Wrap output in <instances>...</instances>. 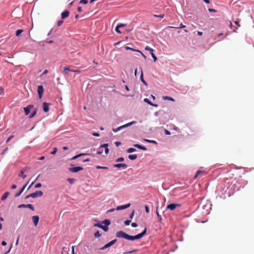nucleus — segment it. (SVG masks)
Masks as SVG:
<instances>
[{
	"label": "nucleus",
	"mask_w": 254,
	"mask_h": 254,
	"mask_svg": "<svg viewBox=\"0 0 254 254\" xmlns=\"http://www.w3.org/2000/svg\"><path fill=\"white\" fill-rule=\"evenodd\" d=\"M146 229L145 228L143 231L141 233L136 236H132L127 234V233L122 231H120L117 232L116 237L118 238H123L128 240L133 241L134 240H138L141 239L146 234Z\"/></svg>",
	"instance_id": "f257e3e1"
},
{
	"label": "nucleus",
	"mask_w": 254,
	"mask_h": 254,
	"mask_svg": "<svg viewBox=\"0 0 254 254\" xmlns=\"http://www.w3.org/2000/svg\"><path fill=\"white\" fill-rule=\"evenodd\" d=\"M43 194V193L42 191H37L35 192L32 193L28 195H27L25 197L26 199L29 198V197H32V198H35L37 197H40L42 196Z\"/></svg>",
	"instance_id": "f03ea898"
},
{
	"label": "nucleus",
	"mask_w": 254,
	"mask_h": 254,
	"mask_svg": "<svg viewBox=\"0 0 254 254\" xmlns=\"http://www.w3.org/2000/svg\"><path fill=\"white\" fill-rule=\"evenodd\" d=\"M135 123V121H132V122H130V123H129L128 124H126V125H125L124 126H122L121 127H119L118 128H116V129L113 128V131L116 132L118 131L119 130H120L122 128H124L125 127H128V126H130L131 125L134 124Z\"/></svg>",
	"instance_id": "7ed1b4c3"
},
{
	"label": "nucleus",
	"mask_w": 254,
	"mask_h": 254,
	"mask_svg": "<svg viewBox=\"0 0 254 254\" xmlns=\"http://www.w3.org/2000/svg\"><path fill=\"white\" fill-rule=\"evenodd\" d=\"M180 206H181V204H178V203H171V204H168L166 208L168 209H169L170 210H174V209H176V207H180Z\"/></svg>",
	"instance_id": "20e7f679"
},
{
	"label": "nucleus",
	"mask_w": 254,
	"mask_h": 254,
	"mask_svg": "<svg viewBox=\"0 0 254 254\" xmlns=\"http://www.w3.org/2000/svg\"><path fill=\"white\" fill-rule=\"evenodd\" d=\"M117 239H114L111 242H109L108 243L106 244L105 245H104L103 247L101 248L100 250H103L105 249H107L112 245H113L114 244H115L117 242Z\"/></svg>",
	"instance_id": "39448f33"
},
{
	"label": "nucleus",
	"mask_w": 254,
	"mask_h": 254,
	"mask_svg": "<svg viewBox=\"0 0 254 254\" xmlns=\"http://www.w3.org/2000/svg\"><path fill=\"white\" fill-rule=\"evenodd\" d=\"M83 169V168L82 167L78 166V167H75L70 168L69 169V171L72 173H76L78 171H81Z\"/></svg>",
	"instance_id": "423d86ee"
},
{
	"label": "nucleus",
	"mask_w": 254,
	"mask_h": 254,
	"mask_svg": "<svg viewBox=\"0 0 254 254\" xmlns=\"http://www.w3.org/2000/svg\"><path fill=\"white\" fill-rule=\"evenodd\" d=\"M37 92L38 93L39 98H41L42 94L44 92L43 87L42 85H39L38 86Z\"/></svg>",
	"instance_id": "0eeeda50"
},
{
	"label": "nucleus",
	"mask_w": 254,
	"mask_h": 254,
	"mask_svg": "<svg viewBox=\"0 0 254 254\" xmlns=\"http://www.w3.org/2000/svg\"><path fill=\"white\" fill-rule=\"evenodd\" d=\"M33 106L31 105H28L26 107L24 108V111L25 115H28L30 112L31 109L33 108Z\"/></svg>",
	"instance_id": "6e6552de"
},
{
	"label": "nucleus",
	"mask_w": 254,
	"mask_h": 254,
	"mask_svg": "<svg viewBox=\"0 0 254 254\" xmlns=\"http://www.w3.org/2000/svg\"><path fill=\"white\" fill-rule=\"evenodd\" d=\"M130 206V203H128L126 205H120L117 207L116 210H120L126 209L128 207H129Z\"/></svg>",
	"instance_id": "1a4fd4ad"
},
{
	"label": "nucleus",
	"mask_w": 254,
	"mask_h": 254,
	"mask_svg": "<svg viewBox=\"0 0 254 254\" xmlns=\"http://www.w3.org/2000/svg\"><path fill=\"white\" fill-rule=\"evenodd\" d=\"M32 221L33 222V223L34 224L35 226H36L39 222V217L37 215L33 216L32 217Z\"/></svg>",
	"instance_id": "9d476101"
},
{
	"label": "nucleus",
	"mask_w": 254,
	"mask_h": 254,
	"mask_svg": "<svg viewBox=\"0 0 254 254\" xmlns=\"http://www.w3.org/2000/svg\"><path fill=\"white\" fill-rule=\"evenodd\" d=\"M49 105H50V104L47 103L46 102H44L43 103V111L45 112H47L49 111Z\"/></svg>",
	"instance_id": "9b49d317"
},
{
	"label": "nucleus",
	"mask_w": 254,
	"mask_h": 254,
	"mask_svg": "<svg viewBox=\"0 0 254 254\" xmlns=\"http://www.w3.org/2000/svg\"><path fill=\"white\" fill-rule=\"evenodd\" d=\"M113 167L114 168H119L122 167L124 169H126V168H127V166L126 164L123 163V164H114L113 165Z\"/></svg>",
	"instance_id": "f8f14e48"
},
{
	"label": "nucleus",
	"mask_w": 254,
	"mask_h": 254,
	"mask_svg": "<svg viewBox=\"0 0 254 254\" xmlns=\"http://www.w3.org/2000/svg\"><path fill=\"white\" fill-rule=\"evenodd\" d=\"M64 71H71V72H75V73H79L81 72L80 70L77 69V70H72V69H70L67 66H66V67H64Z\"/></svg>",
	"instance_id": "ddd939ff"
},
{
	"label": "nucleus",
	"mask_w": 254,
	"mask_h": 254,
	"mask_svg": "<svg viewBox=\"0 0 254 254\" xmlns=\"http://www.w3.org/2000/svg\"><path fill=\"white\" fill-rule=\"evenodd\" d=\"M108 144L105 143L102 145H101L100 147V148H105V152L106 154H108L109 153V149L108 148Z\"/></svg>",
	"instance_id": "4468645a"
},
{
	"label": "nucleus",
	"mask_w": 254,
	"mask_h": 254,
	"mask_svg": "<svg viewBox=\"0 0 254 254\" xmlns=\"http://www.w3.org/2000/svg\"><path fill=\"white\" fill-rule=\"evenodd\" d=\"M28 182L18 192V193H16L15 194V197H18L20 195V194L22 193V192L24 191V189H25L26 187L27 186V185H28Z\"/></svg>",
	"instance_id": "2eb2a0df"
},
{
	"label": "nucleus",
	"mask_w": 254,
	"mask_h": 254,
	"mask_svg": "<svg viewBox=\"0 0 254 254\" xmlns=\"http://www.w3.org/2000/svg\"><path fill=\"white\" fill-rule=\"evenodd\" d=\"M27 168H25L22 169L20 171V173L19 174V177H22L23 179H24L26 177V175H24V172L26 171Z\"/></svg>",
	"instance_id": "dca6fc26"
},
{
	"label": "nucleus",
	"mask_w": 254,
	"mask_h": 254,
	"mask_svg": "<svg viewBox=\"0 0 254 254\" xmlns=\"http://www.w3.org/2000/svg\"><path fill=\"white\" fill-rule=\"evenodd\" d=\"M133 146H134L135 147H136L139 149H141L142 150H147V148L145 147L142 146L138 144H133Z\"/></svg>",
	"instance_id": "f3484780"
},
{
	"label": "nucleus",
	"mask_w": 254,
	"mask_h": 254,
	"mask_svg": "<svg viewBox=\"0 0 254 254\" xmlns=\"http://www.w3.org/2000/svg\"><path fill=\"white\" fill-rule=\"evenodd\" d=\"M206 174V172L205 171L198 170L196 172L195 176H194V178L196 179L197 178V177L200 174Z\"/></svg>",
	"instance_id": "a211bd4d"
},
{
	"label": "nucleus",
	"mask_w": 254,
	"mask_h": 254,
	"mask_svg": "<svg viewBox=\"0 0 254 254\" xmlns=\"http://www.w3.org/2000/svg\"><path fill=\"white\" fill-rule=\"evenodd\" d=\"M141 69V75H140V79H141V81H142V82L145 85H147V83L144 80V78H143V71L142 70V69L141 68H140Z\"/></svg>",
	"instance_id": "6ab92c4d"
},
{
	"label": "nucleus",
	"mask_w": 254,
	"mask_h": 254,
	"mask_svg": "<svg viewBox=\"0 0 254 254\" xmlns=\"http://www.w3.org/2000/svg\"><path fill=\"white\" fill-rule=\"evenodd\" d=\"M144 101L153 107H157L158 106L157 105L154 104L152 103L147 98H144Z\"/></svg>",
	"instance_id": "aec40b11"
},
{
	"label": "nucleus",
	"mask_w": 254,
	"mask_h": 254,
	"mask_svg": "<svg viewBox=\"0 0 254 254\" xmlns=\"http://www.w3.org/2000/svg\"><path fill=\"white\" fill-rule=\"evenodd\" d=\"M137 156L136 154L129 155L128 156V159L131 160H135L137 158Z\"/></svg>",
	"instance_id": "412c9836"
},
{
	"label": "nucleus",
	"mask_w": 254,
	"mask_h": 254,
	"mask_svg": "<svg viewBox=\"0 0 254 254\" xmlns=\"http://www.w3.org/2000/svg\"><path fill=\"white\" fill-rule=\"evenodd\" d=\"M66 17H62V19L59 20L57 22L58 26H60L61 25H62L63 24V23H64V20Z\"/></svg>",
	"instance_id": "4be33fe9"
},
{
	"label": "nucleus",
	"mask_w": 254,
	"mask_h": 254,
	"mask_svg": "<svg viewBox=\"0 0 254 254\" xmlns=\"http://www.w3.org/2000/svg\"><path fill=\"white\" fill-rule=\"evenodd\" d=\"M9 192H5L3 195L2 196L1 198V200H4L7 197V196H8L9 195Z\"/></svg>",
	"instance_id": "5701e85b"
},
{
	"label": "nucleus",
	"mask_w": 254,
	"mask_h": 254,
	"mask_svg": "<svg viewBox=\"0 0 254 254\" xmlns=\"http://www.w3.org/2000/svg\"><path fill=\"white\" fill-rule=\"evenodd\" d=\"M102 223V224H104L107 226L110 225L111 224L110 221L108 219H105V220L103 221Z\"/></svg>",
	"instance_id": "b1692460"
},
{
	"label": "nucleus",
	"mask_w": 254,
	"mask_h": 254,
	"mask_svg": "<svg viewBox=\"0 0 254 254\" xmlns=\"http://www.w3.org/2000/svg\"><path fill=\"white\" fill-rule=\"evenodd\" d=\"M163 99H164V100H170V101H174V99L171 97H169V96H163Z\"/></svg>",
	"instance_id": "393cba45"
},
{
	"label": "nucleus",
	"mask_w": 254,
	"mask_h": 254,
	"mask_svg": "<svg viewBox=\"0 0 254 254\" xmlns=\"http://www.w3.org/2000/svg\"><path fill=\"white\" fill-rule=\"evenodd\" d=\"M136 149L134 148H129L127 150V152L128 153H130L133 152H135Z\"/></svg>",
	"instance_id": "a878e982"
},
{
	"label": "nucleus",
	"mask_w": 254,
	"mask_h": 254,
	"mask_svg": "<svg viewBox=\"0 0 254 254\" xmlns=\"http://www.w3.org/2000/svg\"><path fill=\"white\" fill-rule=\"evenodd\" d=\"M145 50H146V51H149L150 54H151L153 52V49L151 48H150L149 47H148L147 46L145 47Z\"/></svg>",
	"instance_id": "bb28decb"
},
{
	"label": "nucleus",
	"mask_w": 254,
	"mask_h": 254,
	"mask_svg": "<svg viewBox=\"0 0 254 254\" xmlns=\"http://www.w3.org/2000/svg\"><path fill=\"white\" fill-rule=\"evenodd\" d=\"M100 228L103 229L105 232H107L109 229V228L107 226H103L102 225H101Z\"/></svg>",
	"instance_id": "cd10ccee"
},
{
	"label": "nucleus",
	"mask_w": 254,
	"mask_h": 254,
	"mask_svg": "<svg viewBox=\"0 0 254 254\" xmlns=\"http://www.w3.org/2000/svg\"><path fill=\"white\" fill-rule=\"evenodd\" d=\"M156 214H157V217H158V218L159 219V222H161V221H162V217H161V215L159 214V212L158 211V207H157V209H156Z\"/></svg>",
	"instance_id": "c85d7f7f"
},
{
	"label": "nucleus",
	"mask_w": 254,
	"mask_h": 254,
	"mask_svg": "<svg viewBox=\"0 0 254 254\" xmlns=\"http://www.w3.org/2000/svg\"><path fill=\"white\" fill-rule=\"evenodd\" d=\"M69 14V12L67 10H65L62 13L61 16H68Z\"/></svg>",
	"instance_id": "c756f323"
},
{
	"label": "nucleus",
	"mask_w": 254,
	"mask_h": 254,
	"mask_svg": "<svg viewBox=\"0 0 254 254\" xmlns=\"http://www.w3.org/2000/svg\"><path fill=\"white\" fill-rule=\"evenodd\" d=\"M23 32V30L22 29H18L16 31V36H18L21 33Z\"/></svg>",
	"instance_id": "7c9ffc66"
},
{
	"label": "nucleus",
	"mask_w": 254,
	"mask_h": 254,
	"mask_svg": "<svg viewBox=\"0 0 254 254\" xmlns=\"http://www.w3.org/2000/svg\"><path fill=\"white\" fill-rule=\"evenodd\" d=\"M26 207L30 209L31 210L34 211V207H33V206L31 204H26Z\"/></svg>",
	"instance_id": "2f4dec72"
},
{
	"label": "nucleus",
	"mask_w": 254,
	"mask_h": 254,
	"mask_svg": "<svg viewBox=\"0 0 254 254\" xmlns=\"http://www.w3.org/2000/svg\"><path fill=\"white\" fill-rule=\"evenodd\" d=\"M96 168L97 169H105V170L108 169V168L107 167H103V166H97L96 167Z\"/></svg>",
	"instance_id": "473e14b6"
},
{
	"label": "nucleus",
	"mask_w": 254,
	"mask_h": 254,
	"mask_svg": "<svg viewBox=\"0 0 254 254\" xmlns=\"http://www.w3.org/2000/svg\"><path fill=\"white\" fill-rule=\"evenodd\" d=\"M86 155V154H84V153H82V154H79L77 155H76L74 157H73L71 159L72 160H74V159H76V158H77L78 157L81 156H82V155Z\"/></svg>",
	"instance_id": "72a5a7b5"
},
{
	"label": "nucleus",
	"mask_w": 254,
	"mask_h": 254,
	"mask_svg": "<svg viewBox=\"0 0 254 254\" xmlns=\"http://www.w3.org/2000/svg\"><path fill=\"white\" fill-rule=\"evenodd\" d=\"M101 235V234H100V233L99 231H97L94 234V236L96 238H98V237H100Z\"/></svg>",
	"instance_id": "f704fd0d"
},
{
	"label": "nucleus",
	"mask_w": 254,
	"mask_h": 254,
	"mask_svg": "<svg viewBox=\"0 0 254 254\" xmlns=\"http://www.w3.org/2000/svg\"><path fill=\"white\" fill-rule=\"evenodd\" d=\"M144 140L147 142H151V143H156V141L153 140H149L147 139H144Z\"/></svg>",
	"instance_id": "c9c22d12"
},
{
	"label": "nucleus",
	"mask_w": 254,
	"mask_h": 254,
	"mask_svg": "<svg viewBox=\"0 0 254 254\" xmlns=\"http://www.w3.org/2000/svg\"><path fill=\"white\" fill-rule=\"evenodd\" d=\"M151 55V56L152 57V58L154 60V62H155L157 60V57L155 56V55L154 54L153 52L151 54H150Z\"/></svg>",
	"instance_id": "e433bc0d"
},
{
	"label": "nucleus",
	"mask_w": 254,
	"mask_h": 254,
	"mask_svg": "<svg viewBox=\"0 0 254 254\" xmlns=\"http://www.w3.org/2000/svg\"><path fill=\"white\" fill-rule=\"evenodd\" d=\"M124 161V158L123 157H120L119 158H118L117 159H116V161L117 162H123Z\"/></svg>",
	"instance_id": "4c0bfd02"
},
{
	"label": "nucleus",
	"mask_w": 254,
	"mask_h": 254,
	"mask_svg": "<svg viewBox=\"0 0 254 254\" xmlns=\"http://www.w3.org/2000/svg\"><path fill=\"white\" fill-rule=\"evenodd\" d=\"M80 3L86 4L88 3V0H80Z\"/></svg>",
	"instance_id": "58836bf2"
},
{
	"label": "nucleus",
	"mask_w": 254,
	"mask_h": 254,
	"mask_svg": "<svg viewBox=\"0 0 254 254\" xmlns=\"http://www.w3.org/2000/svg\"><path fill=\"white\" fill-rule=\"evenodd\" d=\"M67 181H68V182H69L70 184H73V183H74V182L75 180H74V179H70V178H68V179H67Z\"/></svg>",
	"instance_id": "ea45409f"
},
{
	"label": "nucleus",
	"mask_w": 254,
	"mask_h": 254,
	"mask_svg": "<svg viewBox=\"0 0 254 254\" xmlns=\"http://www.w3.org/2000/svg\"><path fill=\"white\" fill-rule=\"evenodd\" d=\"M27 206H26V204H20L18 205V207L19 208H26Z\"/></svg>",
	"instance_id": "a19ab883"
},
{
	"label": "nucleus",
	"mask_w": 254,
	"mask_h": 254,
	"mask_svg": "<svg viewBox=\"0 0 254 254\" xmlns=\"http://www.w3.org/2000/svg\"><path fill=\"white\" fill-rule=\"evenodd\" d=\"M130 222L131 221L130 220H127L124 222V223L126 226H128L129 225Z\"/></svg>",
	"instance_id": "79ce46f5"
},
{
	"label": "nucleus",
	"mask_w": 254,
	"mask_h": 254,
	"mask_svg": "<svg viewBox=\"0 0 254 254\" xmlns=\"http://www.w3.org/2000/svg\"><path fill=\"white\" fill-rule=\"evenodd\" d=\"M125 48L126 50H131L133 51H136V50L133 49V48H131L130 47H127V46L125 47Z\"/></svg>",
	"instance_id": "37998d69"
},
{
	"label": "nucleus",
	"mask_w": 254,
	"mask_h": 254,
	"mask_svg": "<svg viewBox=\"0 0 254 254\" xmlns=\"http://www.w3.org/2000/svg\"><path fill=\"white\" fill-rule=\"evenodd\" d=\"M36 112H36V110L32 112V114L30 115V118H33V117H34V116H35V115L36 114Z\"/></svg>",
	"instance_id": "c03bdc74"
},
{
	"label": "nucleus",
	"mask_w": 254,
	"mask_h": 254,
	"mask_svg": "<svg viewBox=\"0 0 254 254\" xmlns=\"http://www.w3.org/2000/svg\"><path fill=\"white\" fill-rule=\"evenodd\" d=\"M119 28H119V26H118V25H117V26H116V27L115 30H116V31L117 33H119V34H121V31L119 30Z\"/></svg>",
	"instance_id": "a18cd8bd"
},
{
	"label": "nucleus",
	"mask_w": 254,
	"mask_h": 254,
	"mask_svg": "<svg viewBox=\"0 0 254 254\" xmlns=\"http://www.w3.org/2000/svg\"><path fill=\"white\" fill-rule=\"evenodd\" d=\"M57 148L55 147L54 148L53 151L52 152H51V153L53 155H54L57 153Z\"/></svg>",
	"instance_id": "49530a36"
},
{
	"label": "nucleus",
	"mask_w": 254,
	"mask_h": 254,
	"mask_svg": "<svg viewBox=\"0 0 254 254\" xmlns=\"http://www.w3.org/2000/svg\"><path fill=\"white\" fill-rule=\"evenodd\" d=\"M134 210H133L132 212L130 213V215H129V218L130 219H132L133 217V216H134Z\"/></svg>",
	"instance_id": "de8ad7c7"
},
{
	"label": "nucleus",
	"mask_w": 254,
	"mask_h": 254,
	"mask_svg": "<svg viewBox=\"0 0 254 254\" xmlns=\"http://www.w3.org/2000/svg\"><path fill=\"white\" fill-rule=\"evenodd\" d=\"M42 186V184L41 183H38L35 186V188H39Z\"/></svg>",
	"instance_id": "09e8293b"
},
{
	"label": "nucleus",
	"mask_w": 254,
	"mask_h": 254,
	"mask_svg": "<svg viewBox=\"0 0 254 254\" xmlns=\"http://www.w3.org/2000/svg\"><path fill=\"white\" fill-rule=\"evenodd\" d=\"M127 25V24H119L118 25V26H119V28H121L124 26H126Z\"/></svg>",
	"instance_id": "8fccbe9b"
},
{
	"label": "nucleus",
	"mask_w": 254,
	"mask_h": 254,
	"mask_svg": "<svg viewBox=\"0 0 254 254\" xmlns=\"http://www.w3.org/2000/svg\"><path fill=\"white\" fill-rule=\"evenodd\" d=\"M145 211L147 213H149V207H148V206L147 205H145Z\"/></svg>",
	"instance_id": "3c124183"
},
{
	"label": "nucleus",
	"mask_w": 254,
	"mask_h": 254,
	"mask_svg": "<svg viewBox=\"0 0 254 254\" xmlns=\"http://www.w3.org/2000/svg\"><path fill=\"white\" fill-rule=\"evenodd\" d=\"M101 225L99 223H96L94 224V227H97L100 228Z\"/></svg>",
	"instance_id": "603ef678"
},
{
	"label": "nucleus",
	"mask_w": 254,
	"mask_h": 254,
	"mask_svg": "<svg viewBox=\"0 0 254 254\" xmlns=\"http://www.w3.org/2000/svg\"><path fill=\"white\" fill-rule=\"evenodd\" d=\"M136 52H139L144 59H146V56L139 50H136Z\"/></svg>",
	"instance_id": "864d4df0"
},
{
	"label": "nucleus",
	"mask_w": 254,
	"mask_h": 254,
	"mask_svg": "<svg viewBox=\"0 0 254 254\" xmlns=\"http://www.w3.org/2000/svg\"><path fill=\"white\" fill-rule=\"evenodd\" d=\"M136 251V250H133V251H129V252H125L124 253V254H128L131 253L132 252H134Z\"/></svg>",
	"instance_id": "5fc2aeb1"
},
{
	"label": "nucleus",
	"mask_w": 254,
	"mask_h": 254,
	"mask_svg": "<svg viewBox=\"0 0 254 254\" xmlns=\"http://www.w3.org/2000/svg\"><path fill=\"white\" fill-rule=\"evenodd\" d=\"M165 133L166 135H170L171 134L170 132L167 129H165Z\"/></svg>",
	"instance_id": "6e6d98bb"
},
{
	"label": "nucleus",
	"mask_w": 254,
	"mask_h": 254,
	"mask_svg": "<svg viewBox=\"0 0 254 254\" xmlns=\"http://www.w3.org/2000/svg\"><path fill=\"white\" fill-rule=\"evenodd\" d=\"M131 225L132 227H136L137 226V224L135 223H132Z\"/></svg>",
	"instance_id": "4d7b16f0"
},
{
	"label": "nucleus",
	"mask_w": 254,
	"mask_h": 254,
	"mask_svg": "<svg viewBox=\"0 0 254 254\" xmlns=\"http://www.w3.org/2000/svg\"><path fill=\"white\" fill-rule=\"evenodd\" d=\"M92 135L95 136H99L100 135L99 133H98V132H93L92 133Z\"/></svg>",
	"instance_id": "13d9d810"
},
{
	"label": "nucleus",
	"mask_w": 254,
	"mask_h": 254,
	"mask_svg": "<svg viewBox=\"0 0 254 254\" xmlns=\"http://www.w3.org/2000/svg\"><path fill=\"white\" fill-rule=\"evenodd\" d=\"M4 89L2 87H0V95L3 92Z\"/></svg>",
	"instance_id": "bf43d9fd"
},
{
	"label": "nucleus",
	"mask_w": 254,
	"mask_h": 254,
	"mask_svg": "<svg viewBox=\"0 0 254 254\" xmlns=\"http://www.w3.org/2000/svg\"><path fill=\"white\" fill-rule=\"evenodd\" d=\"M13 137V135H11L9 136L6 140V142H8L12 137Z\"/></svg>",
	"instance_id": "052dcab7"
},
{
	"label": "nucleus",
	"mask_w": 254,
	"mask_h": 254,
	"mask_svg": "<svg viewBox=\"0 0 254 254\" xmlns=\"http://www.w3.org/2000/svg\"><path fill=\"white\" fill-rule=\"evenodd\" d=\"M121 144V142H119V141H116L115 142V144L117 146H118L119 145H120Z\"/></svg>",
	"instance_id": "680f3d73"
},
{
	"label": "nucleus",
	"mask_w": 254,
	"mask_h": 254,
	"mask_svg": "<svg viewBox=\"0 0 254 254\" xmlns=\"http://www.w3.org/2000/svg\"><path fill=\"white\" fill-rule=\"evenodd\" d=\"M17 186L16 185H12V186L11 187V188L12 189H15L16 188Z\"/></svg>",
	"instance_id": "e2e57ef3"
},
{
	"label": "nucleus",
	"mask_w": 254,
	"mask_h": 254,
	"mask_svg": "<svg viewBox=\"0 0 254 254\" xmlns=\"http://www.w3.org/2000/svg\"><path fill=\"white\" fill-rule=\"evenodd\" d=\"M45 159V157L44 156H42L41 157H40L38 160H40V161H42V160H43Z\"/></svg>",
	"instance_id": "0e129e2a"
},
{
	"label": "nucleus",
	"mask_w": 254,
	"mask_h": 254,
	"mask_svg": "<svg viewBox=\"0 0 254 254\" xmlns=\"http://www.w3.org/2000/svg\"><path fill=\"white\" fill-rule=\"evenodd\" d=\"M77 10H78L79 12L81 11H82V8H81V7H80V6L78 7V8H77Z\"/></svg>",
	"instance_id": "69168bd1"
},
{
	"label": "nucleus",
	"mask_w": 254,
	"mask_h": 254,
	"mask_svg": "<svg viewBox=\"0 0 254 254\" xmlns=\"http://www.w3.org/2000/svg\"><path fill=\"white\" fill-rule=\"evenodd\" d=\"M72 254H75V252H74V246H72Z\"/></svg>",
	"instance_id": "338daca9"
},
{
	"label": "nucleus",
	"mask_w": 254,
	"mask_h": 254,
	"mask_svg": "<svg viewBox=\"0 0 254 254\" xmlns=\"http://www.w3.org/2000/svg\"><path fill=\"white\" fill-rule=\"evenodd\" d=\"M48 72V70L46 69L44 71L43 73V74H47V73Z\"/></svg>",
	"instance_id": "774afa93"
}]
</instances>
